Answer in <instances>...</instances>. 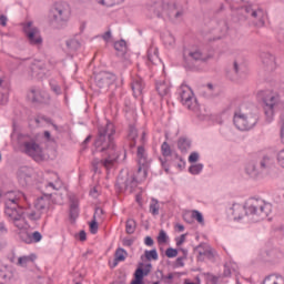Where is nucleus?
<instances>
[{
    "instance_id": "obj_1",
    "label": "nucleus",
    "mask_w": 284,
    "mask_h": 284,
    "mask_svg": "<svg viewBox=\"0 0 284 284\" xmlns=\"http://www.w3.org/2000/svg\"><path fill=\"white\" fill-rule=\"evenodd\" d=\"M114 134L116 130L114 124L108 122L104 126L98 128V138L95 139V148L98 152H101L103 160L94 159L91 163L93 172L97 174L99 172V165L110 170L114 166V162L119 161V149L114 142Z\"/></svg>"
},
{
    "instance_id": "obj_2",
    "label": "nucleus",
    "mask_w": 284,
    "mask_h": 284,
    "mask_svg": "<svg viewBox=\"0 0 284 284\" xmlns=\"http://www.w3.org/2000/svg\"><path fill=\"white\" fill-rule=\"evenodd\" d=\"M212 59V54L204 53L201 49H193L184 51L183 53V67L185 70L196 72L201 68V63H207Z\"/></svg>"
},
{
    "instance_id": "obj_3",
    "label": "nucleus",
    "mask_w": 284,
    "mask_h": 284,
    "mask_svg": "<svg viewBox=\"0 0 284 284\" xmlns=\"http://www.w3.org/2000/svg\"><path fill=\"white\" fill-rule=\"evenodd\" d=\"M233 122L237 130H252V128L258 123V113L256 112V108L246 112L243 110L235 111Z\"/></svg>"
},
{
    "instance_id": "obj_4",
    "label": "nucleus",
    "mask_w": 284,
    "mask_h": 284,
    "mask_svg": "<svg viewBox=\"0 0 284 284\" xmlns=\"http://www.w3.org/2000/svg\"><path fill=\"white\" fill-rule=\"evenodd\" d=\"M246 216H252L253 223H258L260 221L265 220L266 216H270V210L267 204L260 202L258 200H250L244 205Z\"/></svg>"
},
{
    "instance_id": "obj_5",
    "label": "nucleus",
    "mask_w": 284,
    "mask_h": 284,
    "mask_svg": "<svg viewBox=\"0 0 284 284\" xmlns=\"http://www.w3.org/2000/svg\"><path fill=\"white\" fill-rule=\"evenodd\" d=\"M50 17L54 28H63L70 19V7L65 2H55L50 10Z\"/></svg>"
},
{
    "instance_id": "obj_6",
    "label": "nucleus",
    "mask_w": 284,
    "mask_h": 284,
    "mask_svg": "<svg viewBox=\"0 0 284 284\" xmlns=\"http://www.w3.org/2000/svg\"><path fill=\"white\" fill-rule=\"evenodd\" d=\"M24 148V154L28 156H31L33 161H37V163H41V161H44L45 156L43 155V149L37 141L30 140L23 142Z\"/></svg>"
},
{
    "instance_id": "obj_7",
    "label": "nucleus",
    "mask_w": 284,
    "mask_h": 284,
    "mask_svg": "<svg viewBox=\"0 0 284 284\" xmlns=\"http://www.w3.org/2000/svg\"><path fill=\"white\" fill-rule=\"evenodd\" d=\"M278 102V98L268 91V94L263 97L264 114L267 123H272L274 120V105Z\"/></svg>"
},
{
    "instance_id": "obj_8",
    "label": "nucleus",
    "mask_w": 284,
    "mask_h": 284,
    "mask_svg": "<svg viewBox=\"0 0 284 284\" xmlns=\"http://www.w3.org/2000/svg\"><path fill=\"white\" fill-rule=\"evenodd\" d=\"M139 185V182L136 181V176L134 175H126L123 176L120 174L115 182V187L119 190V192H125L126 190H134Z\"/></svg>"
},
{
    "instance_id": "obj_9",
    "label": "nucleus",
    "mask_w": 284,
    "mask_h": 284,
    "mask_svg": "<svg viewBox=\"0 0 284 284\" xmlns=\"http://www.w3.org/2000/svg\"><path fill=\"white\" fill-rule=\"evenodd\" d=\"M95 85L100 88V90H108L114 81H116V75L114 73H110L108 71H102L95 74Z\"/></svg>"
},
{
    "instance_id": "obj_10",
    "label": "nucleus",
    "mask_w": 284,
    "mask_h": 284,
    "mask_svg": "<svg viewBox=\"0 0 284 284\" xmlns=\"http://www.w3.org/2000/svg\"><path fill=\"white\" fill-rule=\"evenodd\" d=\"M146 8H148L149 12H153V14H155V17L161 19V17H163V12H165V10H168L170 8V4L165 3V1H163V0H150L146 3Z\"/></svg>"
},
{
    "instance_id": "obj_11",
    "label": "nucleus",
    "mask_w": 284,
    "mask_h": 284,
    "mask_svg": "<svg viewBox=\"0 0 284 284\" xmlns=\"http://www.w3.org/2000/svg\"><path fill=\"white\" fill-rule=\"evenodd\" d=\"M245 172L247 176L254 181H258V179H263V176H265L261 170V166L258 165V161L256 160H252L246 164Z\"/></svg>"
},
{
    "instance_id": "obj_12",
    "label": "nucleus",
    "mask_w": 284,
    "mask_h": 284,
    "mask_svg": "<svg viewBox=\"0 0 284 284\" xmlns=\"http://www.w3.org/2000/svg\"><path fill=\"white\" fill-rule=\"evenodd\" d=\"M260 59L262 61L263 68H265L267 72H274V70H276V57H274V54L267 51H262L260 53Z\"/></svg>"
},
{
    "instance_id": "obj_13",
    "label": "nucleus",
    "mask_w": 284,
    "mask_h": 284,
    "mask_svg": "<svg viewBox=\"0 0 284 284\" xmlns=\"http://www.w3.org/2000/svg\"><path fill=\"white\" fill-rule=\"evenodd\" d=\"M140 266L134 272V280H132L131 284H143V278L152 272V264L148 263L145 264L143 268V263L139 264Z\"/></svg>"
},
{
    "instance_id": "obj_14",
    "label": "nucleus",
    "mask_w": 284,
    "mask_h": 284,
    "mask_svg": "<svg viewBox=\"0 0 284 284\" xmlns=\"http://www.w3.org/2000/svg\"><path fill=\"white\" fill-rule=\"evenodd\" d=\"M257 163L260 165V170H262V173L265 176V174L272 171L276 162L274 160V156L270 154H264L257 160Z\"/></svg>"
},
{
    "instance_id": "obj_15",
    "label": "nucleus",
    "mask_w": 284,
    "mask_h": 284,
    "mask_svg": "<svg viewBox=\"0 0 284 284\" xmlns=\"http://www.w3.org/2000/svg\"><path fill=\"white\" fill-rule=\"evenodd\" d=\"M4 214L12 219L13 223H17V221H21L23 216V209L22 207H14V206H6Z\"/></svg>"
},
{
    "instance_id": "obj_16",
    "label": "nucleus",
    "mask_w": 284,
    "mask_h": 284,
    "mask_svg": "<svg viewBox=\"0 0 284 284\" xmlns=\"http://www.w3.org/2000/svg\"><path fill=\"white\" fill-rule=\"evenodd\" d=\"M138 163H139V169L138 172H141L143 168H148L150 165V159H148V153H145V148L144 146H138Z\"/></svg>"
},
{
    "instance_id": "obj_17",
    "label": "nucleus",
    "mask_w": 284,
    "mask_h": 284,
    "mask_svg": "<svg viewBox=\"0 0 284 284\" xmlns=\"http://www.w3.org/2000/svg\"><path fill=\"white\" fill-rule=\"evenodd\" d=\"M31 45H41L43 43V38L39 34L38 28H32L30 31L24 33Z\"/></svg>"
},
{
    "instance_id": "obj_18",
    "label": "nucleus",
    "mask_w": 284,
    "mask_h": 284,
    "mask_svg": "<svg viewBox=\"0 0 284 284\" xmlns=\"http://www.w3.org/2000/svg\"><path fill=\"white\" fill-rule=\"evenodd\" d=\"M20 239L24 241V243H40L41 239H43V235L39 231H34L33 233H21Z\"/></svg>"
},
{
    "instance_id": "obj_19",
    "label": "nucleus",
    "mask_w": 284,
    "mask_h": 284,
    "mask_svg": "<svg viewBox=\"0 0 284 284\" xmlns=\"http://www.w3.org/2000/svg\"><path fill=\"white\" fill-rule=\"evenodd\" d=\"M52 199V193H43L42 196L37 199L36 207L37 210H45L50 205V200Z\"/></svg>"
},
{
    "instance_id": "obj_20",
    "label": "nucleus",
    "mask_w": 284,
    "mask_h": 284,
    "mask_svg": "<svg viewBox=\"0 0 284 284\" xmlns=\"http://www.w3.org/2000/svg\"><path fill=\"white\" fill-rule=\"evenodd\" d=\"M241 70H242V65L237 61H234L232 70L226 71V77L231 81H236L239 79V75L241 74Z\"/></svg>"
},
{
    "instance_id": "obj_21",
    "label": "nucleus",
    "mask_w": 284,
    "mask_h": 284,
    "mask_svg": "<svg viewBox=\"0 0 284 284\" xmlns=\"http://www.w3.org/2000/svg\"><path fill=\"white\" fill-rule=\"evenodd\" d=\"M190 148H192V140L187 139L185 136H181L178 140V149L185 154L187 152V150H190Z\"/></svg>"
},
{
    "instance_id": "obj_22",
    "label": "nucleus",
    "mask_w": 284,
    "mask_h": 284,
    "mask_svg": "<svg viewBox=\"0 0 284 284\" xmlns=\"http://www.w3.org/2000/svg\"><path fill=\"white\" fill-rule=\"evenodd\" d=\"M181 101L189 110L192 108V90H182L180 93Z\"/></svg>"
},
{
    "instance_id": "obj_23",
    "label": "nucleus",
    "mask_w": 284,
    "mask_h": 284,
    "mask_svg": "<svg viewBox=\"0 0 284 284\" xmlns=\"http://www.w3.org/2000/svg\"><path fill=\"white\" fill-rule=\"evenodd\" d=\"M79 217V201L74 200V197H70V219L72 221H77Z\"/></svg>"
},
{
    "instance_id": "obj_24",
    "label": "nucleus",
    "mask_w": 284,
    "mask_h": 284,
    "mask_svg": "<svg viewBox=\"0 0 284 284\" xmlns=\"http://www.w3.org/2000/svg\"><path fill=\"white\" fill-rule=\"evenodd\" d=\"M131 88L133 90L134 97H140V94L143 93V80L141 78L133 80V82L131 83Z\"/></svg>"
},
{
    "instance_id": "obj_25",
    "label": "nucleus",
    "mask_w": 284,
    "mask_h": 284,
    "mask_svg": "<svg viewBox=\"0 0 284 284\" xmlns=\"http://www.w3.org/2000/svg\"><path fill=\"white\" fill-rule=\"evenodd\" d=\"M114 50L118 52V57H125L128 52V43L125 40H120L114 43Z\"/></svg>"
},
{
    "instance_id": "obj_26",
    "label": "nucleus",
    "mask_w": 284,
    "mask_h": 284,
    "mask_svg": "<svg viewBox=\"0 0 284 284\" xmlns=\"http://www.w3.org/2000/svg\"><path fill=\"white\" fill-rule=\"evenodd\" d=\"M250 17H252L253 19H257L258 26H265V21L263 20V18L265 17V12L263 11V9L261 8L253 9Z\"/></svg>"
},
{
    "instance_id": "obj_27",
    "label": "nucleus",
    "mask_w": 284,
    "mask_h": 284,
    "mask_svg": "<svg viewBox=\"0 0 284 284\" xmlns=\"http://www.w3.org/2000/svg\"><path fill=\"white\" fill-rule=\"evenodd\" d=\"M139 136V131L136 130V126L130 124L129 125V134H128V139L129 141H132L130 143L131 148H134L136 145V138Z\"/></svg>"
},
{
    "instance_id": "obj_28",
    "label": "nucleus",
    "mask_w": 284,
    "mask_h": 284,
    "mask_svg": "<svg viewBox=\"0 0 284 284\" xmlns=\"http://www.w3.org/2000/svg\"><path fill=\"white\" fill-rule=\"evenodd\" d=\"M8 197L4 201V207H21L19 206V199H17V196H14V193L9 192L8 193Z\"/></svg>"
},
{
    "instance_id": "obj_29",
    "label": "nucleus",
    "mask_w": 284,
    "mask_h": 284,
    "mask_svg": "<svg viewBox=\"0 0 284 284\" xmlns=\"http://www.w3.org/2000/svg\"><path fill=\"white\" fill-rule=\"evenodd\" d=\"M155 89L160 97H166V94H170V85L165 82L156 83Z\"/></svg>"
},
{
    "instance_id": "obj_30",
    "label": "nucleus",
    "mask_w": 284,
    "mask_h": 284,
    "mask_svg": "<svg viewBox=\"0 0 284 284\" xmlns=\"http://www.w3.org/2000/svg\"><path fill=\"white\" fill-rule=\"evenodd\" d=\"M126 234H134L136 232V221L134 219H129L125 222Z\"/></svg>"
},
{
    "instance_id": "obj_31",
    "label": "nucleus",
    "mask_w": 284,
    "mask_h": 284,
    "mask_svg": "<svg viewBox=\"0 0 284 284\" xmlns=\"http://www.w3.org/2000/svg\"><path fill=\"white\" fill-rule=\"evenodd\" d=\"M65 44L68 50H70L71 52H74L81 48V42H79V40L77 39L67 40Z\"/></svg>"
},
{
    "instance_id": "obj_32",
    "label": "nucleus",
    "mask_w": 284,
    "mask_h": 284,
    "mask_svg": "<svg viewBox=\"0 0 284 284\" xmlns=\"http://www.w3.org/2000/svg\"><path fill=\"white\" fill-rule=\"evenodd\" d=\"M8 103V90L3 88V79H0V105Z\"/></svg>"
},
{
    "instance_id": "obj_33",
    "label": "nucleus",
    "mask_w": 284,
    "mask_h": 284,
    "mask_svg": "<svg viewBox=\"0 0 284 284\" xmlns=\"http://www.w3.org/2000/svg\"><path fill=\"white\" fill-rule=\"evenodd\" d=\"M29 98L31 99L32 103H43V95H41V93L37 90H31Z\"/></svg>"
},
{
    "instance_id": "obj_34",
    "label": "nucleus",
    "mask_w": 284,
    "mask_h": 284,
    "mask_svg": "<svg viewBox=\"0 0 284 284\" xmlns=\"http://www.w3.org/2000/svg\"><path fill=\"white\" fill-rule=\"evenodd\" d=\"M161 152H162V156H164L165 159H168V156H172V154L174 155V153L172 152V148L168 142L162 143Z\"/></svg>"
},
{
    "instance_id": "obj_35",
    "label": "nucleus",
    "mask_w": 284,
    "mask_h": 284,
    "mask_svg": "<svg viewBox=\"0 0 284 284\" xmlns=\"http://www.w3.org/2000/svg\"><path fill=\"white\" fill-rule=\"evenodd\" d=\"M265 254L270 261H276L281 255V251L278 248H270L265 251Z\"/></svg>"
},
{
    "instance_id": "obj_36",
    "label": "nucleus",
    "mask_w": 284,
    "mask_h": 284,
    "mask_svg": "<svg viewBox=\"0 0 284 284\" xmlns=\"http://www.w3.org/2000/svg\"><path fill=\"white\" fill-rule=\"evenodd\" d=\"M149 210L153 216H159V200L153 197L151 200Z\"/></svg>"
},
{
    "instance_id": "obj_37",
    "label": "nucleus",
    "mask_w": 284,
    "mask_h": 284,
    "mask_svg": "<svg viewBox=\"0 0 284 284\" xmlns=\"http://www.w3.org/2000/svg\"><path fill=\"white\" fill-rule=\"evenodd\" d=\"M144 256L146 261H159V253L156 248H152L151 251H145Z\"/></svg>"
},
{
    "instance_id": "obj_38",
    "label": "nucleus",
    "mask_w": 284,
    "mask_h": 284,
    "mask_svg": "<svg viewBox=\"0 0 284 284\" xmlns=\"http://www.w3.org/2000/svg\"><path fill=\"white\" fill-rule=\"evenodd\" d=\"M12 272L9 271L8 268H2L0 270V278H2V281H4V283H8L11 278H12Z\"/></svg>"
},
{
    "instance_id": "obj_39",
    "label": "nucleus",
    "mask_w": 284,
    "mask_h": 284,
    "mask_svg": "<svg viewBox=\"0 0 284 284\" xmlns=\"http://www.w3.org/2000/svg\"><path fill=\"white\" fill-rule=\"evenodd\" d=\"M191 219H195V221H197V223H200V225H205V220L203 219V213L197 210L192 211Z\"/></svg>"
},
{
    "instance_id": "obj_40",
    "label": "nucleus",
    "mask_w": 284,
    "mask_h": 284,
    "mask_svg": "<svg viewBox=\"0 0 284 284\" xmlns=\"http://www.w3.org/2000/svg\"><path fill=\"white\" fill-rule=\"evenodd\" d=\"M189 172L190 174H201V172H203V164L202 163H197V164H193L189 168Z\"/></svg>"
},
{
    "instance_id": "obj_41",
    "label": "nucleus",
    "mask_w": 284,
    "mask_h": 284,
    "mask_svg": "<svg viewBox=\"0 0 284 284\" xmlns=\"http://www.w3.org/2000/svg\"><path fill=\"white\" fill-rule=\"evenodd\" d=\"M125 256H128V251L124 248L119 247L115 251V261H125Z\"/></svg>"
},
{
    "instance_id": "obj_42",
    "label": "nucleus",
    "mask_w": 284,
    "mask_h": 284,
    "mask_svg": "<svg viewBox=\"0 0 284 284\" xmlns=\"http://www.w3.org/2000/svg\"><path fill=\"white\" fill-rule=\"evenodd\" d=\"M91 234L99 232V222H97V214L93 215V220L89 224Z\"/></svg>"
},
{
    "instance_id": "obj_43",
    "label": "nucleus",
    "mask_w": 284,
    "mask_h": 284,
    "mask_svg": "<svg viewBox=\"0 0 284 284\" xmlns=\"http://www.w3.org/2000/svg\"><path fill=\"white\" fill-rule=\"evenodd\" d=\"M163 43L164 45H174L175 43V39H174V36H172V33H168L165 36H163Z\"/></svg>"
},
{
    "instance_id": "obj_44",
    "label": "nucleus",
    "mask_w": 284,
    "mask_h": 284,
    "mask_svg": "<svg viewBox=\"0 0 284 284\" xmlns=\"http://www.w3.org/2000/svg\"><path fill=\"white\" fill-rule=\"evenodd\" d=\"M34 258H37L36 255L19 257L18 265H21L23 267V265H28V262L34 261Z\"/></svg>"
},
{
    "instance_id": "obj_45",
    "label": "nucleus",
    "mask_w": 284,
    "mask_h": 284,
    "mask_svg": "<svg viewBox=\"0 0 284 284\" xmlns=\"http://www.w3.org/2000/svg\"><path fill=\"white\" fill-rule=\"evenodd\" d=\"M148 60L150 61V63H152L153 65H156V63H159L160 59H159V54L156 53V51H154V53L152 54L151 52L148 53Z\"/></svg>"
},
{
    "instance_id": "obj_46",
    "label": "nucleus",
    "mask_w": 284,
    "mask_h": 284,
    "mask_svg": "<svg viewBox=\"0 0 284 284\" xmlns=\"http://www.w3.org/2000/svg\"><path fill=\"white\" fill-rule=\"evenodd\" d=\"M165 256H168V258H175V256H179V250L169 247L165 251Z\"/></svg>"
},
{
    "instance_id": "obj_47",
    "label": "nucleus",
    "mask_w": 284,
    "mask_h": 284,
    "mask_svg": "<svg viewBox=\"0 0 284 284\" xmlns=\"http://www.w3.org/2000/svg\"><path fill=\"white\" fill-rule=\"evenodd\" d=\"M31 70L32 72H37V70H45V63H42L41 61H36L31 65Z\"/></svg>"
},
{
    "instance_id": "obj_48",
    "label": "nucleus",
    "mask_w": 284,
    "mask_h": 284,
    "mask_svg": "<svg viewBox=\"0 0 284 284\" xmlns=\"http://www.w3.org/2000/svg\"><path fill=\"white\" fill-rule=\"evenodd\" d=\"M158 243L161 245L163 243H168V233H165L163 230L160 231L158 236Z\"/></svg>"
},
{
    "instance_id": "obj_49",
    "label": "nucleus",
    "mask_w": 284,
    "mask_h": 284,
    "mask_svg": "<svg viewBox=\"0 0 284 284\" xmlns=\"http://www.w3.org/2000/svg\"><path fill=\"white\" fill-rule=\"evenodd\" d=\"M18 176H19L20 179H23V180L26 181V183H28V182L30 181V179H32V176H31L30 174H27V173H26V170H23V169H20V170L18 171Z\"/></svg>"
},
{
    "instance_id": "obj_50",
    "label": "nucleus",
    "mask_w": 284,
    "mask_h": 284,
    "mask_svg": "<svg viewBox=\"0 0 284 284\" xmlns=\"http://www.w3.org/2000/svg\"><path fill=\"white\" fill-rule=\"evenodd\" d=\"M174 156L176 159H179V163L176 164V168L180 170V171H183L185 170V161H183V158L179 156V153H174Z\"/></svg>"
},
{
    "instance_id": "obj_51",
    "label": "nucleus",
    "mask_w": 284,
    "mask_h": 284,
    "mask_svg": "<svg viewBox=\"0 0 284 284\" xmlns=\"http://www.w3.org/2000/svg\"><path fill=\"white\" fill-rule=\"evenodd\" d=\"M204 275H206V278H207V281H210V283L219 284V278H220L219 276H215L212 273H206Z\"/></svg>"
},
{
    "instance_id": "obj_52",
    "label": "nucleus",
    "mask_w": 284,
    "mask_h": 284,
    "mask_svg": "<svg viewBox=\"0 0 284 284\" xmlns=\"http://www.w3.org/2000/svg\"><path fill=\"white\" fill-rule=\"evenodd\" d=\"M254 9H255L254 6L248 4V6L242 7L241 12H245L250 17L254 11Z\"/></svg>"
},
{
    "instance_id": "obj_53",
    "label": "nucleus",
    "mask_w": 284,
    "mask_h": 284,
    "mask_svg": "<svg viewBox=\"0 0 284 284\" xmlns=\"http://www.w3.org/2000/svg\"><path fill=\"white\" fill-rule=\"evenodd\" d=\"M277 163L281 168H284V149L277 153Z\"/></svg>"
},
{
    "instance_id": "obj_54",
    "label": "nucleus",
    "mask_w": 284,
    "mask_h": 284,
    "mask_svg": "<svg viewBox=\"0 0 284 284\" xmlns=\"http://www.w3.org/2000/svg\"><path fill=\"white\" fill-rule=\"evenodd\" d=\"M199 161V152H192L189 156V163H196Z\"/></svg>"
},
{
    "instance_id": "obj_55",
    "label": "nucleus",
    "mask_w": 284,
    "mask_h": 284,
    "mask_svg": "<svg viewBox=\"0 0 284 284\" xmlns=\"http://www.w3.org/2000/svg\"><path fill=\"white\" fill-rule=\"evenodd\" d=\"M200 256H207L209 258H214V253L212 251H204V252H199Z\"/></svg>"
},
{
    "instance_id": "obj_56",
    "label": "nucleus",
    "mask_w": 284,
    "mask_h": 284,
    "mask_svg": "<svg viewBox=\"0 0 284 284\" xmlns=\"http://www.w3.org/2000/svg\"><path fill=\"white\" fill-rule=\"evenodd\" d=\"M144 244L148 245V247H152V245H154V240L151 236H146L144 239Z\"/></svg>"
},
{
    "instance_id": "obj_57",
    "label": "nucleus",
    "mask_w": 284,
    "mask_h": 284,
    "mask_svg": "<svg viewBox=\"0 0 284 284\" xmlns=\"http://www.w3.org/2000/svg\"><path fill=\"white\" fill-rule=\"evenodd\" d=\"M186 234H182L180 237H176V245L178 247L185 243Z\"/></svg>"
},
{
    "instance_id": "obj_58",
    "label": "nucleus",
    "mask_w": 284,
    "mask_h": 284,
    "mask_svg": "<svg viewBox=\"0 0 284 284\" xmlns=\"http://www.w3.org/2000/svg\"><path fill=\"white\" fill-rule=\"evenodd\" d=\"M0 26H2V28H6L8 26V17H6L4 14L0 16Z\"/></svg>"
},
{
    "instance_id": "obj_59",
    "label": "nucleus",
    "mask_w": 284,
    "mask_h": 284,
    "mask_svg": "<svg viewBox=\"0 0 284 284\" xmlns=\"http://www.w3.org/2000/svg\"><path fill=\"white\" fill-rule=\"evenodd\" d=\"M0 234H8V227L6 226V222H0Z\"/></svg>"
},
{
    "instance_id": "obj_60",
    "label": "nucleus",
    "mask_w": 284,
    "mask_h": 284,
    "mask_svg": "<svg viewBox=\"0 0 284 284\" xmlns=\"http://www.w3.org/2000/svg\"><path fill=\"white\" fill-rule=\"evenodd\" d=\"M183 261H185V257H178L175 261L176 267H184L185 263H183Z\"/></svg>"
},
{
    "instance_id": "obj_61",
    "label": "nucleus",
    "mask_w": 284,
    "mask_h": 284,
    "mask_svg": "<svg viewBox=\"0 0 284 284\" xmlns=\"http://www.w3.org/2000/svg\"><path fill=\"white\" fill-rule=\"evenodd\" d=\"M133 244H134V240H130V239H124L123 240V245L125 247H132Z\"/></svg>"
},
{
    "instance_id": "obj_62",
    "label": "nucleus",
    "mask_w": 284,
    "mask_h": 284,
    "mask_svg": "<svg viewBox=\"0 0 284 284\" xmlns=\"http://www.w3.org/2000/svg\"><path fill=\"white\" fill-rule=\"evenodd\" d=\"M88 240V234L82 230L79 233V241H87Z\"/></svg>"
},
{
    "instance_id": "obj_63",
    "label": "nucleus",
    "mask_w": 284,
    "mask_h": 284,
    "mask_svg": "<svg viewBox=\"0 0 284 284\" xmlns=\"http://www.w3.org/2000/svg\"><path fill=\"white\" fill-rule=\"evenodd\" d=\"M30 30H32V21L27 22V24L23 27L24 33L30 32Z\"/></svg>"
},
{
    "instance_id": "obj_64",
    "label": "nucleus",
    "mask_w": 284,
    "mask_h": 284,
    "mask_svg": "<svg viewBox=\"0 0 284 284\" xmlns=\"http://www.w3.org/2000/svg\"><path fill=\"white\" fill-rule=\"evenodd\" d=\"M38 284H50V278H40Z\"/></svg>"
}]
</instances>
